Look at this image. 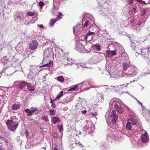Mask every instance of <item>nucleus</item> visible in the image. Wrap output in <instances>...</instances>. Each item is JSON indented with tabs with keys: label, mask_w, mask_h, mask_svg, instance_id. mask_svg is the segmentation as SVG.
Instances as JSON below:
<instances>
[{
	"label": "nucleus",
	"mask_w": 150,
	"mask_h": 150,
	"mask_svg": "<svg viewBox=\"0 0 150 150\" xmlns=\"http://www.w3.org/2000/svg\"><path fill=\"white\" fill-rule=\"evenodd\" d=\"M36 13L35 12H28L26 13V17L28 16H32L35 15Z\"/></svg>",
	"instance_id": "obj_26"
},
{
	"label": "nucleus",
	"mask_w": 150,
	"mask_h": 150,
	"mask_svg": "<svg viewBox=\"0 0 150 150\" xmlns=\"http://www.w3.org/2000/svg\"><path fill=\"white\" fill-rule=\"evenodd\" d=\"M21 106V105L19 104H14L12 105V109L13 110H16L19 108Z\"/></svg>",
	"instance_id": "obj_24"
},
{
	"label": "nucleus",
	"mask_w": 150,
	"mask_h": 150,
	"mask_svg": "<svg viewBox=\"0 0 150 150\" xmlns=\"http://www.w3.org/2000/svg\"><path fill=\"white\" fill-rule=\"evenodd\" d=\"M62 16L63 15L61 13H59L58 16L57 17L56 19L57 20V21L59 20L61 18L60 17Z\"/></svg>",
	"instance_id": "obj_39"
},
{
	"label": "nucleus",
	"mask_w": 150,
	"mask_h": 150,
	"mask_svg": "<svg viewBox=\"0 0 150 150\" xmlns=\"http://www.w3.org/2000/svg\"><path fill=\"white\" fill-rule=\"evenodd\" d=\"M141 86L142 87V90L143 89L144 87L142 86Z\"/></svg>",
	"instance_id": "obj_63"
},
{
	"label": "nucleus",
	"mask_w": 150,
	"mask_h": 150,
	"mask_svg": "<svg viewBox=\"0 0 150 150\" xmlns=\"http://www.w3.org/2000/svg\"><path fill=\"white\" fill-rule=\"evenodd\" d=\"M95 34V33L93 32H91L90 31H89L88 32V34H87L86 35V39L87 40L88 38L90 36H91L92 34Z\"/></svg>",
	"instance_id": "obj_34"
},
{
	"label": "nucleus",
	"mask_w": 150,
	"mask_h": 150,
	"mask_svg": "<svg viewBox=\"0 0 150 150\" xmlns=\"http://www.w3.org/2000/svg\"><path fill=\"white\" fill-rule=\"evenodd\" d=\"M44 3L42 1H40V2L39 3V5L40 6H41V9L42 8V7L44 6Z\"/></svg>",
	"instance_id": "obj_41"
},
{
	"label": "nucleus",
	"mask_w": 150,
	"mask_h": 150,
	"mask_svg": "<svg viewBox=\"0 0 150 150\" xmlns=\"http://www.w3.org/2000/svg\"><path fill=\"white\" fill-rule=\"evenodd\" d=\"M137 1L139 2L140 3L142 4H148L149 3V0L147 2H146L145 1H142V0H137Z\"/></svg>",
	"instance_id": "obj_33"
},
{
	"label": "nucleus",
	"mask_w": 150,
	"mask_h": 150,
	"mask_svg": "<svg viewBox=\"0 0 150 150\" xmlns=\"http://www.w3.org/2000/svg\"><path fill=\"white\" fill-rule=\"evenodd\" d=\"M55 111L54 110H51L49 111V113L50 115H53L55 114Z\"/></svg>",
	"instance_id": "obj_36"
},
{
	"label": "nucleus",
	"mask_w": 150,
	"mask_h": 150,
	"mask_svg": "<svg viewBox=\"0 0 150 150\" xmlns=\"http://www.w3.org/2000/svg\"><path fill=\"white\" fill-rule=\"evenodd\" d=\"M76 46L75 48V49L77 50L78 51L80 52H85V48L83 45L80 43L78 42L76 43Z\"/></svg>",
	"instance_id": "obj_10"
},
{
	"label": "nucleus",
	"mask_w": 150,
	"mask_h": 150,
	"mask_svg": "<svg viewBox=\"0 0 150 150\" xmlns=\"http://www.w3.org/2000/svg\"><path fill=\"white\" fill-rule=\"evenodd\" d=\"M91 115H92L93 116H95L97 115V113L96 112H90Z\"/></svg>",
	"instance_id": "obj_42"
},
{
	"label": "nucleus",
	"mask_w": 150,
	"mask_h": 150,
	"mask_svg": "<svg viewBox=\"0 0 150 150\" xmlns=\"http://www.w3.org/2000/svg\"><path fill=\"white\" fill-rule=\"evenodd\" d=\"M116 53L115 51H106V57H111L113 56H115L116 55Z\"/></svg>",
	"instance_id": "obj_15"
},
{
	"label": "nucleus",
	"mask_w": 150,
	"mask_h": 150,
	"mask_svg": "<svg viewBox=\"0 0 150 150\" xmlns=\"http://www.w3.org/2000/svg\"><path fill=\"white\" fill-rule=\"evenodd\" d=\"M149 52V48H143L136 51L137 53L141 54L142 57L144 58H147L148 57Z\"/></svg>",
	"instance_id": "obj_8"
},
{
	"label": "nucleus",
	"mask_w": 150,
	"mask_h": 150,
	"mask_svg": "<svg viewBox=\"0 0 150 150\" xmlns=\"http://www.w3.org/2000/svg\"><path fill=\"white\" fill-rule=\"evenodd\" d=\"M58 128L59 130V131L60 132H61L63 130V128L62 126L61 125H60L58 126Z\"/></svg>",
	"instance_id": "obj_40"
},
{
	"label": "nucleus",
	"mask_w": 150,
	"mask_h": 150,
	"mask_svg": "<svg viewBox=\"0 0 150 150\" xmlns=\"http://www.w3.org/2000/svg\"><path fill=\"white\" fill-rule=\"evenodd\" d=\"M119 103L116 102H113L112 105L114 108L117 110H113L111 112L110 117L112 118V122L113 124H115L118 117V113L122 114L123 113L122 109L118 105Z\"/></svg>",
	"instance_id": "obj_1"
},
{
	"label": "nucleus",
	"mask_w": 150,
	"mask_h": 150,
	"mask_svg": "<svg viewBox=\"0 0 150 150\" xmlns=\"http://www.w3.org/2000/svg\"><path fill=\"white\" fill-rule=\"evenodd\" d=\"M131 66L128 63L124 62L123 64V71L126 72V71L127 70L128 68H129V67Z\"/></svg>",
	"instance_id": "obj_21"
},
{
	"label": "nucleus",
	"mask_w": 150,
	"mask_h": 150,
	"mask_svg": "<svg viewBox=\"0 0 150 150\" xmlns=\"http://www.w3.org/2000/svg\"><path fill=\"white\" fill-rule=\"evenodd\" d=\"M137 122L135 117L132 116L130 118L126 125L127 129L128 130H132L133 132H134L137 129Z\"/></svg>",
	"instance_id": "obj_3"
},
{
	"label": "nucleus",
	"mask_w": 150,
	"mask_h": 150,
	"mask_svg": "<svg viewBox=\"0 0 150 150\" xmlns=\"http://www.w3.org/2000/svg\"><path fill=\"white\" fill-rule=\"evenodd\" d=\"M38 46V42L36 40L33 41L30 44L29 47L31 50H34L37 48Z\"/></svg>",
	"instance_id": "obj_13"
},
{
	"label": "nucleus",
	"mask_w": 150,
	"mask_h": 150,
	"mask_svg": "<svg viewBox=\"0 0 150 150\" xmlns=\"http://www.w3.org/2000/svg\"><path fill=\"white\" fill-rule=\"evenodd\" d=\"M35 87L34 86H32L28 83V86H27V89L30 92H33L35 89Z\"/></svg>",
	"instance_id": "obj_20"
},
{
	"label": "nucleus",
	"mask_w": 150,
	"mask_h": 150,
	"mask_svg": "<svg viewBox=\"0 0 150 150\" xmlns=\"http://www.w3.org/2000/svg\"><path fill=\"white\" fill-rule=\"evenodd\" d=\"M37 67L36 66L33 65H31L30 66V68L29 69L30 71H33L37 69Z\"/></svg>",
	"instance_id": "obj_32"
},
{
	"label": "nucleus",
	"mask_w": 150,
	"mask_h": 150,
	"mask_svg": "<svg viewBox=\"0 0 150 150\" xmlns=\"http://www.w3.org/2000/svg\"><path fill=\"white\" fill-rule=\"evenodd\" d=\"M69 59L68 57H65L64 58L63 60V62H64L66 64H70V63L69 62Z\"/></svg>",
	"instance_id": "obj_29"
},
{
	"label": "nucleus",
	"mask_w": 150,
	"mask_h": 150,
	"mask_svg": "<svg viewBox=\"0 0 150 150\" xmlns=\"http://www.w3.org/2000/svg\"><path fill=\"white\" fill-rule=\"evenodd\" d=\"M125 60L127 61H129V58L127 57H125Z\"/></svg>",
	"instance_id": "obj_51"
},
{
	"label": "nucleus",
	"mask_w": 150,
	"mask_h": 150,
	"mask_svg": "<svg viewBox=\"0 0 150 150\" xmlns=\"http://www.w3.org/2000/svg\"><path fill=\"white\" fill-rule=\"evenodd\" d=\"M38 13L36 14V16L35 17H33L32 18V19L30 21L28 22H25V24L26 25H29L30 23H33L35 21H37L38 19V18L37 15Z\"/></svg>",
	"instance_id": "obj_17"
},
{
	"label": "nucleus",
	"mask_w": 150,
	"mask_h": 150,
	"mask_svg": "<svg viewBox=\"0 0 150 150\" xmlns=\"http://www.w3.org/2000/svg\"><path fill=\"white\" fill-rule=\"evenodd\" d=\"M8 128L11 131H15L18 124V119L15 116H11L10 120H8L6 122Z\"/></svg>",
	"instance_id": "obj_2"
},
{
	"label": "nucleus",
	"mask_w": 150,
	"mask_h": 150,
	"mask_svg": "<svg viewBox=\"0 0 150 150\" xmlns=\"http://www.w3.org/2000/svg\"><path fill=\"white\" fill-rule=\"evenodd\" d=\"M81 27V25L79 24H77L76 26L73 27V32L74 35L79 31Z\"/></svg>",
	"instance_id": "obj_19"
},
{
	"label": "nucleus",
	"mask_w": 150,
	"mask_h": 150,
	"mask_svg": "<svg viewBox=\"0 0 150 150\" xmlns=\"http://www.w3.org/2000/svg\"><path fill=\"white\" fill-rule=\"evenodd\" d=\"M134 98L135 100H136L140 104V105L142 106H143L142 103L139 101L136 98Z\"/></svg>",
	"instance_id": "obj_46"
},
{
	"label": "nucleus",
	"mask_w": 150,
	"mask_h": 150,
	"mask_svg": "<svg viewBox=\"0 0 150 150\" xmlns=\"http://www.w3.org/2000/svg\"><path fill=\"white\" fill-rule=\"evenodd\" d=\"M128 1L129 3H132L133 2V0H128Z\"/></svg>",
	"instance_id": "obj_52"
},
{
	"label": "nucleus",
	"mask_w": 150,
	"mask_h": 150,
	"mask_svg": "<svg viewBox=\"0 0 150 150\" xmlns=\"http://www.w3.org/2000/svg\"><path fill=\"white\" fill-rule=\"evenodd\" d=\"M63 91H60L57 95V97L55 98L54 100H59V98L63 96Z\"/></svg>",
	"instance_id": "obj_25"
},
{
	"label": "nucleus",
	"mask_w": 150,
	"mask_h": 150,
	"mask_svg": "<svg viewBox=\"0 0 150 150\" xmlns=\"http://www.w3.org/2000/svg\"><path fill=\"white\" fill-rule=\"evenodd\" d=\"M144 143V142H145V143H146V142H148V141H142Z\"/></svg>",
	"instance_id": "obj_62"
},
{
	"label": "nucleus",
	"mask_w": 150,
	"mask_h": 150,
	"mask_svg": "<svg viewBox=\"0 0 150 150\" xmlns=\"http://www.w3.org/2000/svg\"><path fill=\"white\" fill-rule=\"evenodd\" d=\"M26 135L27 136H28V132H27V131L26 132Z\"/></svg>",
	"instance_id": "obj_57"
},
{
	"label": "nucleus",
	"mask_w": 150,
	"mask_h": 150,
	"mask_svg": "<svg viewBox=\"0 0 150 150\" xmlns=\"http://www.w3.org/2000/svg\"><path fill=\"white\" fill-rule=\"evenodd\" d=\"M0 140H2L3 141H7L5 138L2 137L0 136Z\"/></svg>",
	"instance_id": "obj_43"
},
{
	"label": "nucleus",
	"mask_w": 150,
	"mask_h": 150,
	"mask_svg": "<svg viewBox=\"0 0 150 150\" xmlns=\"http://www.w3.org/2000/svg\"><path fill=\"white\" fill-rule=\"evenodd\" d=\"M131 21V23H133L134 22V20H133V19H132V20Z\"/></svg>",
	"instance_id": "obj_58"
},
{
	"label": "nucleus",
	"mask_w": 150,
	"mask_h": 150,
	"mask_svg": "<svg viewBox=\"0 0 150 150\" xmlns=\"http://www.w3.org/2000/svg\"><path fill=\"white\" fill-rule=\"evenodd\" d=\"M37 73L33 72L32 71H29L28 74L27 78L29 79L28 81L33 80L35 77V76L37 74Z\"/></svg>",
	"instance_id": "obj_11"
},
{
	"label": "nucleus",
	"mask_w": 150,
	"mask_h": 150,
	"mask_svg": "<svg viewBox=\"0 0 150 150\" xmlns=\"http://www.w3.org/2000/svg\"><path fill=\"white\" fill-rule=\"evenodd\" d=\"M140 138L141 141H149V136L146 132H145L144 134H142Z\"/></svg>",
	"instance_id": "obj_14"
},
{
	"label": "nucleus",
	"mask_w": 150,
	"mask_h": 150,
	"mask_svg": "<svg viewBox=\"0 0 150 150\" xmlns=\"http://www.w3.org/2000/svg\"><path fill=\"white\" fill-rule=\"evenodd\" d=\"M101 47L98 44H96L92 46V48L95 52L100 51L101 50Z\"/></svg>",
	"instance_id": "obj_18"
},
{
	"label": "nucleus",
	"mask_w": 150,
	"mask_h": 150,
	"mask_svg": "<svg viewBox=\"0 0 150 150\" xmlns=\"http://www.w3.org/2000/svg\"><path fill=\"white\" fill-rule=\"evenodd\" d=\"M110 135H107V139H106V140H111V138L110 137Z\"/></svg>",
	"instance_id": "obj_44"
},
{
	"label": "nucleus",
	"mask_w": 150,
	"mask_h": 150,
	"mask_svg": "<svg viewBox=\"0 0 150 150\" xmlns=\"http://www.w3.org/2000/svg\"><path fill=\"white\" fill-rule=\"evenodd\" d=\"M17 18L19 20H21V17L19 16H18L17 17Z\"/></svg>",
	"instance_id": "obj_49"
},
{
	"label": "nucleus",
	"mask_w": 150,
	"mask_h": 150,
	"mask_svg": "<svg viewBox=\"0 0 150 150\" xmlns=\"http://www.w3.org/2000/svg\"><path fill=\"white\" fill-rule=\"evenodd\" d=\"M111 67V65L110 63L109 62H107L106 63V64L105 66L106 69L108 71L109 70L110 67Z\"/></svg>",
	"instance_id": "obj_30"
},
{
	"label": "nucleus",
	"mask_w": 150,
	"mask_h": 150,
	"mask_svg": "<svg viewBox=\"0 0 150 150\" xmlns=\"http://www.w3.org/2000/svg\"><path fill=\"white\" fill-rule=\"evenodd\" d=\"M50 50H51V49L50 48H48L47 50H46V51H49Z\"/></svg>",
	"instance_id": "obj_55"
},
{
	"label": "nucleus",
	"mask_w": 150,
	"mask_h": 150,
	"mask_svg": "<svg viewBox=\"0 0 150 150\" xmlns=\"http://www.w3.org/2000/svg\"><path fill=\"white\" fill-rule=\"evenodd\" d=\"M92 39V37L91 36L88 37L87 39L88 40H91Z\"/></svg>",
	"instance_id": "obj_50"
},
{
	"label": "nucleus",
	"mask_w": 150,
	"mask_h": 150,
	"mask_svg": "<svg viewBox=\"0 0 150 150\" xmlns=\"http://www.w3.org/2000/svg\"><path fill=\"white\" fill-rule=\"evenodd\" d=\"M143 24L144 23L142 22H139L137 24L134 26L133 28L139 31L140 30Z\"/></svg>",
	"instance_id": "obj_16"
},
{
	"label": "nucleus",
	"mask_w": 150,
	"mask_h": 150,
	"mask_svg": "<svg viewBox=\"0 0 150 150\" xmlns=\"http://www.w3.org/2000/svg\"><path fill=\"white\" fill-rule=\"evenodd\" d=\"M38 108H35L34 109L31 110H30L29 109L27 108L24 110V112L27 114L28 116H31L33 114L36 115L38 113Z\"/></svg>",
	"instance_id": "obj_9"
},
{
	"label": "nucleus",
	"mask_w": 150,
	"mask_h": 150,
	"mask_svg": "<svg viewBox=\"0 0 150 150\" xmlns=\"http://www.w3.org/2000/svg\"><path fill=\"white\" fill-rule=\"evenodd\" d=\"M57 21V20L56 19V20H55L54 19H51L49 24L50 25V26H53L54 24L55 23V22Z\"/></svg>",
	"instance_id": "obj_27"
},
{
	"label": "nucleus",
	"mask_w": 150,
	"mask_h": 150,
	"mask_svg": "<svg viewBox=\"0 0 150 150\" xmlns=\"http://www.w3.org/2000/svg\"><path fill=\"white\" fill-rule=\"evenodd\" d=\"M13 84L14 86L21 89L25 88L26 86H28V83L24 80L17 81H15Z\"/></svg>",
	"instance_id": "obj_6"
},
{
	"label": "nucleus",
	"mask_w": 150,
	"mask_h": 150,
	"mask_svg": "<svg viewBox=\"0 0 150 150\" xmlns=\"http://www.w3.org/2000/svg\"><path fill=\"white\" fill-rule=\"evenodd\" d=\"M70 101H67V102H65V103H68V102H69Z\"/></svg>",
	"instance_id": "obj_61"
},
{
	"label": "nucleus",
	"mask_w": 150,
	"mask_h": 150,
	"mask_svg": "<svg viewBox=\"0 0 150 150\" xmlns=\"http://www.w3.org/2000/svg\"><path fill=\"white\" fill-rule=\"evenodd\" d=\"M108 117V116H107V113H106L105 115V117L106 118V117Z\"/></svg>",
	"instance_id": "obj_56"
},
{
	"label": "nucleus",
	"mask_w": 150,
	"mask_h": 150,
	"mask_svg": "<svg viewBox=\"0 0 150 150\" xmlns=\"http://www.w3.org/2000/svg\"><path fill=\"white\" fill-rule=\"evenodd\" d=\"M141 12L140 14L141 16H143L145 15V16H148L150 13V8H146L142 9Z\"/></svg>",
	"instance_id": "obj_12"
},
{
	"label": "nucleus",
	"mask_w": 150,
	"mask_h": 150,
	"mask_svg": "<svg viewBox=\"0 0 150 150\" xmlns=\"http://www.w3.org/2000/svg\"><path fill=\"white\" fill-rule=\"evenodd\" d=\"M52 104V107L53 108H54L56 107V105L55 104V103H54L53 104Z\"/></svg>",
	"instance_id": "obj_45"
},
{
	"label": "nucleus",
	"mask_w": 150,
	"mask_h": 150,
	"mask_svg": "<svg viewBox=\"0 0 150 150\" xmlns=\"http://www.w3.org/2000/svg\"><path fill=\"white\" fill-rule=\"evenodd\" d=\"M126 74H128L132 75V76L135 75L138 71V69L133 65L128 68L127 70L126 71Z\"/></svg>",
	"instance_id": "obj_7"
},
{
	"label": "nucleus",
	"mask_w": 150,
	"mask_h": 150,
	"mask_svg": "<svg viewBox=\"0 0 150 150\" xmlns=\"http://www.w3.org/2000/svg\"><path fill=\"white\" fill-rule=\"evenodd\" d=\"M89 128V125H86L83 127V131H86Z\"/></svg>",
	"instance_id": "obj_38"
},
{
	"label": "nucleus",
	"mask_w": 150,
	"mask_h": 150,
	"mask_svg": "<svg viewBox=\"0 0 150 150\" xmlns=\"http://www.w3.org/2000/svg\"><path fill=\"white\" fill-rule=\"evenodd\" d=\"M80 84H79L78 85H77L71 87V88L68 91H76L78 89V87L80 85Z\"/></svg>",
	"instance_id": "obj_28"
},
{
	"label": "nucleus",
	"mask_w": 150,
	"mask_h": 150,
	"mask_svg": "<svg viewBox=\"0 0 150 150\" xmlns=\"http://www.w3.org/2000/svg\"><path fill=\"white\" fill-rule=\"evenodd\" d=\"M57 79H58V80L59 81H60L61 82H64V79L63 78V77L62 76H59L58 77Z\"/></svg>",
	"instance_id": "obj_31"
},
{
	"label": "nucleus",
	"mask_w": 150,
	"mask_h": 150,
	"mask_svg": "<svg viewBox=\"0 0 150 150\" xmlns=\"http://www.w3.org/2000/svg\"><path fill=\"white\" fill-rule=\"evenodd\" d=\"M46 51H44L43 54V58L42 63L40 64L39 67L42 68L45 67H47V68H50L52 67L53 61L50 60L49 62V59L48 56H47L45 53Z\"/></svg>",
	"instance_id": "obj_5"
},
{
	"label": "nucleus",
	"mask_w": 150,
	"mask_h": 150,
	"mask_svg": "<svg viewBox=\"0 0 150 150\" xmlns=\"http://www.w3.org/2000/svg\"><path fill=\"white\" fill-rule=\"evenodd\" d=\"M81 112L83 114H86L87 112V111L86 110H82L81 111Z\"/></svg>",
	"instance_id": "obj_48"
},
{
	"label": "nucleus",
	"mask_w": 150,
	"mask_h": 150,
	"mask_svg": "<svg viewBox=\"0 0 150 150\" xmlns=\"http://www.w3.org/2000/svg\"><path fill=\"white\" fill-rule=\"evenodd\" d=\"M55 100H54H54H52V99H51V100H50V103H51V104H53V103H54V101H55Z\"/></svg>",
	"instance_id": "obj_47"
},
{
	"label": "nucleus",
	"mask_w": 150,
	"mask_h": 150,
	"mask_svg": "<svg viewBox=\"0 0 150 150\" xmlns=\"http://www.w3.org/2000/svg\"><path fill=\"white\" fill-rule=\"evenodd\" d=\"M35 108H34V107H31V108H30V109H31V110H33V109H34Z\"/></svg>",
	"instance_id": "obj_60"
},
{
	"label": "nucleus",
	"mask_w": 150,
	"mask_h": 150,
	"mask_svg": "<svg viewBox=\"0 0 150 150\" xmlns=\"http://www.w3.org/2000/svg\"><path fill=\"white\" fill-rule=\"evenodd\" d=\"M79 67L80 68L81 67L82 68H90V67H86L85 64H81L79 65Z\"/></svg>",
	"instance_id": "obj_37"
},
{
	"label": "nucleus",
	"mask_w": 150,
	"mask_h": 150,
	"mask_svg": "<svg viewBox=\"0 0 150 150\" xmlns=\"http://www.w3.org/2000/svg\"><path fill=\"white\" fill-rule=\"evenodd\" d=\"M42 149H44V150H46V147H43L42 148Z\"/></svg>",
	"instance_id": "obj_59"
},
{
	"label": "nucleus",
	"mask_w": 150,
	"mask_h": 150,
	"mask_svg": "<svg viewBox=\"0 0 150 150\" xmlns=\"http://www.w3.org/2000/svg\"><path fill=\"white\" fill-rule=\"evenodd\" d=\"M61 144H60V146H62V142H61Z\"/></svg>",
	"instance_id": "obj_64"
},
{
	"label": "nucleus",
	"mask_w": 150,
	"mask_h": 150,
	"mask_svg": "<svg viewBox=\"0 0 150 150\" xmlns=\"http://www.w3.org/2000/svg\"><path fill=\"white\" fill-rule=\"evenodd\" d=\"M137 8V5H135L132 7V9L129 11V13L130 14H132L133 13L134 14L136 13V10Z\"/></svg>",
	"instance_id": "obj_22"
},
{
	"label": "nucleus",
	"mask_w": 150,
	"mask_h": 150,
	"mask_svg": "<svg viewBox=\"0 0 150 150\" xmlns=\"http://www.w3.org/2000/svg\"><path fill=\"white\" fill-rule=\"evenodd\" d=\"M82 23L84 24V28L88 25H91L94 23V19L90 14H86L82 19Z\"/></svg>",
	"instance_id": "obj_4"
},
{
	"label": "nucleus",
	"mask_w": 150,
	"mask_h": 150,
	"mask_svg": "<svg viewBox=\"0 0 150 150\" xmlns=\"http://www.w3.org/2000/svg\"><path fill=\"white\" fill-rule=\"evenodd\" d=\"M52 120V122L54 124L59 123L60 121V119L57 117H53Z\"/></svg>",
	"instance_id": "obj_23"
},
{
	"label": "nucleus",
	"mask_w": 150,
	"mask_h": 150,
	"mask_svg": "<svg viewBox=\"0 0 150 150\" xmlns=\"http://www.w3.org/2000/svg\"><path fill=\"white\" fill-rule=\"evenodd\" d=\"M39 27L41 28H43V25L42 24H41L39 25Z\"/></svg>",
	"instance_id": "obj_53"
},
{
	"label": "nucleus",
	"mask_w": 150,
	"mask_h": 150,
	"mask_svg": "<svg viewBox=\"0 0 150 150\" xmlns=\"http://www.w3.org/2000/svg\"><path fill=\"white\" fill-rule=\"evenodd\" d=\"M41 118L42 120H45L46 122H47L49 120L47 116H43L41 117Z\"/></svg>",
	"instance_id": "obj_35"
},
{
	"label": "nucleus",
	"mask_w": 150,
	"mask_h": 150,
	"mask_svg": "<svg viewBox=\"0 0 150 150\" xmlns=\"http://www.w3.org/2000/svg\"><path fill=\"white\" fill-rule=\"evenodd\" d=\"M54 150H59L56 147H55L54 148Z\"/></svg>",
	"instance_id": "obj_54"
}]
</instances>
